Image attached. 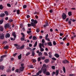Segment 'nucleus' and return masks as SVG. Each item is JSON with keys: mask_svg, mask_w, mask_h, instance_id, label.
<instances>
[{"mask_svg": "<svg viewBox=\"0 0 76 76\" xmlns=\"http://www.w3.org/2000/svg\"><path fill=\"white\" fill-rule=\"evenodd\" d=\"M48 67V66L46 65V64H44L43 66L41 68V70H42L43 73L44 74H45L46 76H50V73L49 72H47V68Z\"/></svg>", "mask_w": 76, "mask_h": 76, "instance_id": "nucleus-1", "label": "nucleus"}, {"mask_svg": "<svg viewBox=\"0 0 76 76\" xmlns=\"http://www.w3.org/2000/svg\"><path fill=\"white\" fill-rule=\"evenodd\" d=\"M31 21L32 22L31 23V24L28 23L27 25L28 26V27H30V26H33L34 28H35V26H36L35 24H37L38 23V21L36 20H34V19H32L31 20Z\"/></svg>", "mask_w": 76, "mask_h": 76, "instance_id": "nucleus-2", "label": "nucleus"}, {"mask_svg": "<svg viewBox=\"0 0 76 76\" xmlns=\"http://www.w3.org/2000/svg\"><path fill=\"white\" fill-rule=\"evenodd\" d=\"M39 48H40V51L41 52H42V51H44V49L43 48H42V47L43 48H45V46H44V44H41L40 43L39 44Z\"/></svg>", "mask_w": 76, "mask_h": 76, "instance_id": "nucleus-3", "label": "nucleus"}, {"mask_svg": "<svg viewBox=\"0 0 76 76\" xmlns=\"http://www.w3.org/2000/svg\"><path fill=\"white\" fill-rule=\"evenodd\" d=\"M10 24L9 23L5 24L4 26V27L5 29H7V28H10Z\"/></svg>", "mask_w": 76, "mask_h": 76, "instance_id": "nucleus-4", "label": "nucleus"}, {"mask_svg": "<svg viewBox=\"0 0 76 76\" xmlns=\"http://www.w3.org/2000/svg\"><path fill=\"white\" fill-rule=\"evenodd\" d=\"M21 34L22 37L20 39L21 41H24L25 40V34L23 33H21Z\"/></svg>", "mask_w": 76, "mask_h": 76, "instance_id": "nucleus-5", "label": "nucleus"}, {"mask_svg": "<svg viewBox=\"0 0 76 76\" xmlns=\"http://www.w3.org/2000/svg\"><path fill=\"white\" fill-rule=\"evenodd\" d=\"M67 17V15H66V14L65 13H63L62 15V18L63 19V20H64V19H66V17Z\"/></svg>", "mask_w": 76, "mask_h": 76, "instance_id": "nucleus-6", "label": "nucleus"}, {"mask_svg": "<svg viewBox=\"0 0 76 76\" xmlns=\"http://www.w3.org/2000/svg\"><path fill=\"white\" fill-rule=\"evenodd\" d=\"M4 34L3 33L0 34V39H4Z\"/></svg>", "mask_w": 76, "mask_h": 76, "instance_id": "nucleus-7", "label": "nucleus"}, {"mask_svg": "<svg viewBox=\"0 0 76 76\" xmlns=\"http://www.w3.org/2000/svg\"><path fill=\"white\" fill-rule=\"evenodd\" d=\"M48 34H47L45 37V39L46 40H47V41H48L49 42H50V39L49 38H48Z\"/></svg>", "mask_w": 76, "mask_h": 76, "instance_id": "nucleus-8", "label": "nucleus"}, {"mask_svg": "<svg viewBox=\"0 0 76 76\" xmlns=\"http://www.w3.org/2000/svg\"><path fill=\"white\" fill-rule=\"evenodd\" d=\"M25 69V66H20V67L19 70L20 72H23Z\"/></svg>", "mask_w": 76, "mask_h": 76, "instance_id": "nucleus-9", "label": "nucleus"}, {"mask_svg": "<svg viewBox=\"0 0 76 76\" xmlns=\"http://www.w3.org/2000/svg\"><path fill=\"white\" fill-rule=\"evenodd\" d=\"M10 35L9 33H7L5 35V38H10Z\"/></svg>", "mask_w": 76, "mask_h": 76, "instance_id": "nucleus-10", "label": "nucleus"}, {"mask_svg": "<svg viewBox=\"0 0 76 76\" xmlns=\"http://www.w3.org/2000/svg\"><path fill=\"white\" fill-rule=\"evenodd\" d=\"M14 45L15 47H16L17 49L18 50L19 49H20V45H19L17 44H15Z\"/></svg>", "mask_w": 76, "mask_h": 76, "instance_id": "nucleus-11", "label": "nucleus"}, {"mask_svg": "<svg viewBox=\"0 0 76 76\" xmlns=\"http://www.w3.org/2000/svg\"><path fill=\"white\" fill-rule=\"evenodd\" d=\"M42 70H39L38 72L37 73V76H39V74H41L42 73Z\"/></svg>", "mask_w": 76, "mask_h": 76, "instance_id": "nucleus-12", "label": "nucleus"}, {"mask_svg": "<svg viewBox=\"0 0 76 76\" xmlns=\"http://www.w3.org/2000/svg\"><path fill=\"white\" fill-rule=\"evenodd\" d=\"M62 63L64 64H66L67 63H69V61L67 60H65L63 61H62Z\"/></svg>", "mask_w": 76, "mask_h": 76, "instance_id": "nucleus-13", "label": "nucleus"}, {"mask_svg": "<svg viewBox=\"0 0 76 76\" xmlns=\"http://www.w3.org/2000/svg\"><path fill=\"white\" fill-rule=\"evenodd\" d=\"M4 16H5V14L3 13H1L0 15V17L1 18H3V17H4Z\"/></svg>", "mask_w": 76, "mask_h": 76, "instance_id": "nucleus-14", "label": "nucleus"}, {"mask_svg": "<svg viewBox=\"0 0 76 76\" xmlns=\"http://www.w3.org/2000/svg\"><path fill=\"white\" fill-rule=\"evenodd\" d=\"M4 31V29L3 28V27L2 26H0V31Z\"/></svg>", "mask_w": 76, "mask_h": 76, "instance_id": "nucleus-15", "label": "nucleus"}, {"mask_svg": "<svg viewBox=\"0 0 76 76\" xmlns=\"http://www.w3.org/2000/svg\"><path fill=\"white\" fill-rule=\"evenodd\" d=\"M49 61H50V60H49V59H46L44 61V62L46 63H48Z\"/></svg>", "mask_w": 76, "mask_h": 76, "instance_id": "nucleus-16", "label": "nucleus"}, {"mask_svg": "<svg viewBox=\"0 0 76 76\" xmlns=\"http://www.w3.org/2000/svg\"><path fill=\"white\" fill-rule=\"evenodd\" d=\"M52 54V53L51 52H49L48 53L49 57V58H51L52 57V55H51V54Z\"/></svg>", "mask_w": 76, "mask_h": 76, "instance_id": "nucleus-17", "label": "nucleus"}, {"mask_svg": "<svg viewBox=\"0 0 76 76\" xmlns=\"http://www.w3.org/2000/svg\"><path fill=\"white\" fill-rule=\"evenodd\" d=\"M18 58L19 60H20L22 58V54H21L18 56Z\"/></svg>", "mask_w": 76, "mask_h": 76, "instance_id": "nucleus-18", "label": "nucleus"}, {"mask_svg": "<svg viewBox=\"0 0 76 76\" xmlns=\"http://www.w3.org/2000/svg\"><path fill=\"white\" fill-rule=\"evenodd\" d=\"M54 56H55V57H56V58H58V57H60L59 55H58L57 53H56L55 54Z\"/></svg>", "mask_w": 76, "mask_h": 76, "instance_id": "nucleus-19", "label": "nucleus"}, {"mask_svg": "<svg viewBox=\"0 0 76 76\" xmlns=\"http://www.w3.org/2000/svg\"><path fill=\"white\" fill-rule=\"evenodd\" d=\"M24 47L25 45H23L20 47V50H22V49H23V48H24Z\"/></svg>", "mask_w": 76, "mask_h": 76, "instance_id": "nucleus-20", "label": "nucleus"}, {"mask_svg": "<svg viewBox=\"0 0 76 76\" xmlns=\"http://www.w3.org/2000/svg\"><path fill=\"white\" fill-rule=\"evenodd\" d=\"M12 35L13 36V37H14V38H16V34L15 33V32H13L12 33Z\"/></svg>", "mask_w": 76, "mask_h": 76, "instance_id": "nucleus-21", "label": "nucleus"}, {"mask_svg": "<svg viewBox=\"0 0 76 76\" xmlns=\"http://www.w3.org/2000/svg\"><path fill=\"white\" fill-rule=\"evenodd\" d=\"M48 45H49V46H52L53 45L51 42H49L47 43Z\"/></svg>", "mask_w": 76, "mask_h": 76, "instance_id": "nucleus-22", "label": "nucleus"}, {"mask_svg": "<svg viewBox=\"0 0 76 76\" xmlns=\"http://www.w3.org/2000/svg\"><path fill=\"white\" fill-rule=\"evenodd\" d=\"M4 8V7L3 6L2 4L0 5V10H3V9Z\"/></svg>", "mask_w": 76, "mask_h": 76, "instance_id": "nucleus-23", "label": "nucleus"}, {"mask_svg": "<svg viewBox=\"0 0 76 76\" xmlns=\"http://www.w3.org/2000/svg\"><path fill=\"white\" fill-rule=\"evenodd\" d=\"M4 49H5V50H7L9 48V46H6L4 47Z\"/></svg>", "mask_w": 76, "mask_h": 76, "instance_id": "nucleus-24", "label": "nucleus"}, {"mask_svg": "<svg viewBox=\"0 0 76 76\" xmlns=\"http://www.w3.org/2000/svg\"><path fill=\"white\" fill-rule=\"evenodd\" d=\"M58 73H59V70H56V76H57L58 75Z\"/></svg>", "mask_w": 76, "mask_h": 76, "instance_id": "nucleus-25", "label": "nucleus"}, {"mask_svg": "<svg viewBox=\"0 0 76 76\" xmlns=\"http://www.w3.org/2000/svg\"><path fill=\"white\" fill-rule=\"evenodd\" d=\"M48 26V23H47L45 25H43V27L45 28L46 27V26Z\"/></svg>", "mask_w": 76, "mask_h": 76, "instance_id": "nucleus-26", "label": "nucleus"}, {"mask_svg": "<svg viewBox=\"0 0 76 76\" xmlns=\"http://www.w3.org/2000/svg\"><path fill=\"white\" fill-rule=\"evenodd\" d=\"M4 22V20H0V25H1Z\"/></svg>", "mask_w": 76, "mask_h": 76, "instance_id": "nucleus-27", "label": "nucleus"}, {"mask_svg": "<svg viewBox=\"0 0 76 76\" xmlns=\"http://www.w3.org/2000/svg\"><path fill=\"white\" fill-rule=\"evenodd\" d=\"M42 53L41 52H40L39 53L38 56L39 57H40L41 56H42Z\"/></svg>", "mask_w": 76, "mask_h": 76, "instance_id": "nucleus-28", "label": "nucleus"}, {"mask_svg": "<svg viewBox=\"0 0 76 76\" xmlns=\"http://www.w3.org/2000/svg\"><path fill=\"white\" fill-rule=\"evenodd\" d=\"M37 37H36L34 36L33 37V40H37Z\"/></svg>", "mask_w": 76, "mask_h": 76, "instance_id": "nucleus-29", "label": "nucleus"}, {"mask_svg": "<svg viewBox=\"0 0 76 76\" xmlns=\"http://www.w3.org/2000/svg\"><path fill=\"white\" fill-rule=\"evenodd\" d=\"M4 13L5 14H6V16H8V15H9L8 12H7V11H5Z\"/></svg>", "mask_w": 76, "mask_h": 76, "instance_id": "nucleus-30", "label": "nucleus"}, {"mask_svg": "<svg viewBox=\"0 0 76 76\" xmlns=\"http://www.w3.org/2000/svg\"><path fill=\"white\" fill-rule=\"evenodd\" d=\"M17 13L18 15H19L20 14V10H18L17 11Z\"/></svg>", "mask_w": 76, "mask_h": 76, "instance_id": "nucleus-31", "label": "nucleus"}, {"mask_svg": "<svg viewBox=\"0 0 76 76\" xmlns=\"http://www.w3.org/2000/svg\"><path fill=\"white\" fill-rule=\"evenodd\" d=\"M37 41H36L35 42V44L34 45V47H36V46H37Z\"/></svg>", "mask_w": 76, "mask_h": 76, "instance_id": "nucleus-32", "label": "nucleus"}, {"mask_svg": "<svg viewBox=\"0 0 76 76\" xmlns=\"http://www.w3.org/2000/svg\"><path fill=\"white\" fill-rule=\"evenodd\" d=\"M63 70L64 73H66V69L65 68V67H64V66H63Z\"/></svg>", "mask_w": 76, "mask_h": 76, "instance_id": "nucleus-33", "label": "nucleus"}, {"mask_svg": "<svg viewBox=\"0 0 76 76\" xmlns=\"http://www.w3.org/2000/svg\"><path fill=\"white\" fill-rule=\"evenodd\" d=\"M32 56L34 57V56H35V53L34 52V51H33L32 52Z\"/></svg>", "mask_w": 76, "mask_h": 76, "instance_id": "nucleus-34", "label": "nucleus"}, {"mask_svg": "<svg viewBox=\"0 0 76 76\" xmlns=\"http://www.w3.org/2000/svg\"><path fill=\"white\" fill-rule=\"evenodd\" d=\"M51 68L53 69V70H54L55 69H56L55 66H51Z\"/></svg>", "mask_w": 76, "mask_h": 76, "instance_id": "nucleus-35", "label": "nucleus"}, {"mask_svg": "<svg viewBox=\"0 0 76 76\" xmlns=\"http://www.w3.org/2000/svg\"><path fill=\"white\" fill-rule=\"evenodd\" d=\"M42 44H44V43H45V40H44V39H43L42 40Z\"/></svg>", "mask_w": 76, "mask_h": 76, "instance_id": "nucleus-36", "label": "nucleus"}, {"mask_svg": "<svg viewBox=\"0 0 76 76\" xmlns=\"http://www.w3.org/2000/svg\"><path fill=\"white\" fill-rule=\"evenodd\" d=\"M51 59L53 60H54V61H56V60H57V59H56V58L54 57L52 58Z\"/></svg>", "mask_w": 76, "mask_h": 76, "instance_id": "nucleus-37", "label": "nucleus"}, {"mask_svg": "<svg viewBox=\"0 0 76 76\" xmlns=\"http://www.w3.org/2000/svg\"><path fill=\"white\" fill-rule=\"evenodd\" d=\"M30 54H31V53L29 52H28L26 53V56H28Z\"/></svg>", "mask_w": 76, "mask_h": 76, "instance_id": "nucleus-38", "label": "nucleus"}, {"mask_svg": "<svg viewBox=\"0 0 76 76\" xmlns=\"http://www.w3.org/2000/svg\"><path fill=\"white\" fill-rule=\"evenodd\" d=\"M6 56V55H4L2 56H1V58H4V57H5Z\"/></svg>", "mask_w": 76, "mask_h": 76, "instance_id": "nucleus-39", "label": "nucleus"}, {"mask_svg": "<svg viewBox=\"0 0 76 76\" xmlns=\"http://www.w3.org/2000/svg\"><path fill=\"white\" fill-rule=\"evenodd\" d=\"M26 49L27 50H30V51H32V49L31 48L28 47L26 48Z\"/></svg>", "mask_w": 76, "mask_h": 76, "instance_id": "nucleus-40", "label": "nucleus"}, {"mask_svg": "<svg viewBox=\"0 0 76 76\" xmlns=\"http://www.w3.org/2000/svg\"><path fill=\"white\" fill-rule=\"evenodd\" d=\"M68 15L69 16H71L72 15V12H69L68 13Z\"/></svg>", "mask_w": 76, "mask_h": 76, "instance_id": "nucleus-41", "label": "nucleus"}, {"mask_svg": "<svg viewBox=\"0 0 76 76\" xmlns=\"http://www.w3.org/2000/svg\"><path fill=\"white\" fill-rule=\"evenodd\" d=\"M9 21L10 22H13V20L10 19H9Z\"/></svg>", "mask_w": 76, "mask_h": 76, "instance_id": "nucleus-42", "label": "nucleus"}, {"mask_svg": "<svg viewBox=\"0 0 76 76\" xmlns=\"http://www.w3.org/2000/svg\"><path fill=\"white\" fill-rule=\"evenodd\" d=\"M54 75H56V72L53 71L52 74V75L53 76H54Z\"/></svg>", "mask_w": 76, "mask_h": 76, "instance_id": "nucleus-43", "label": "nucleus"}, {"mask_svg": "<svg viewBox=\"0 0 76 76\" xmlns=\"http://www.w3.org/2000/svg\"><path fill=\"white\" fill-rule=\"evenodd\" d=\"M53 44L54 45H56V41H53Z\"/></svg>", "mask_w": 76, "mask_h": 76, "instance_id": "nucleus-44", "label": "nucleus"}, {"mask_svg": "<svg viewBox=\"0 0 76 76\" xmlns=\"http://www.w3.org/2000/svg\"><path fill=\"white\" fill-rule=\"evenodd\" d=\"M1 69H2V70H3L4 69V67L3 66H1Z\"/></svg>", "mask_w": 76, "mask_h": 76, "instance_id": "nucleus-45", "label": "nucleus"}, {"mask_svg": "<svg viewBox=\"0 0 76 76\" xmlns=\"http://www.w3.org/2000/svg\"><path fill=\"white\" fill-rule=\"evenodd\" d=\"M26 7H27V6L26 5H24L23 6V8L24 9H26Z\"/></svg>", "mask_w": 76, "mask_h": 76, "instance_id": "nucleus-46", "label": "nucleus"}, {"mask_svg": "<svg viewBox=\"0 0 76 76\" xmlns=\"http://www.w3.org/2000/svg\"><path fill=\"white\" fill-rule=\"evenodd\" d=\"M45 56H43V57H41V59H42V60H45Z\"/></svg>", "mask_w": 76, "mask_h": 76, "instance_id": "nucleus-47", "label": "nucleus"}, {"mask_svg": "<svg viewBox=\"0 0 76 76\" xmlns=\"http://www.w3.org/2000/svg\"><path fill=\"white\" fill-rule=\"evenodd\" d=\"M41 58L39 57L38 58V61H41Z\"/></svg>", "mask_w": 76, "mask_h": 76, "instance_id": "nucleus-48", "label": "nucleus"}, {"mask_svg": "<svg viewBox=\"0 0 76 76\" xmlns=\"http://www.w3.org/2000/svg\"><path fill=\"white\" fill-rule=\"evenodd\" d=\"M39 31H40V30H39V29L37 28L36 29V32H37V33L39 32Z\"/></svg>", "mask_w": 76, "mask_h": 76, "instance_id": "nucleus-49", "label": "nucleus"}, {"mask_svg": "<svg viewBox=\"0 0 76 76\" xmlns=\"http://www.w3.org/2000/svg\"><path fill=\"white\" fill-rule=\"evenodd\" d=\"M10 39L12 41H15V38L14 39L12 37Z\"/></svg>", "mask_w": 76, "mask_h": 76, "instance_id": "nucleus-50", "label": "nucleus"}, {"mask_svg": "<svg viewBox=\"0 0 76 76\" xmlns=\"http://www.w3.org/2000/svg\"><path fill=\"white\" fill-rule=\"evenodd\" d=\"M32 61H33V63H35L36 61V60L34 59H32Z\"/></svg>", "mask_w": 76, "mask_h": 76, "instance_id": "nucleus-51", "label": "nucleus"}, {"mask_svg": "<svg viewBox=\"0 0 76 76\" xmlns=\"http://www.w3.org/2000/svg\"><path fill=\"white\" fill-rule=\"evenodd\" d=\"M27 34H30V33H31V31H28L27 32Z\"/></svg>", "mask_w": 76, "mask_h": 76, "instance_id": "nucleus-52", "label": "nucleus"}, {"mask_svg": "<svg viewBox=\"0 0 76 76\" xmlns=\"http://www.w3.org/2000/svg\"><path fill=\"white\" fill-rule=\"evenodd\" d=\"M29 67H30V68H34L33 67V65H30L29 66Z\"/></svg>", "mask_w": 76, "mask_h": 76, "instance_id": "nucleus-53", "label": "nucleus"}, {"mask_svg": "<svg viewBox=\"0 0 76 76\" xmlns=\"http://www.w3.org/2000/svg\"><path fill=\"white\" fill-rule=\"evenodd\" d=\"M44 54L45 56H48V54L46 52H44Z\"/></svg>", "mask_w": 76, "mask_h": 76, "instance_id": "nucleus-54", "label": "nucleus"}, {"mask_svg": "<svg viewBox=\"0 0 76 76\" xmlns=\"http://www.w3.org/2000/svg\"><path fill=\"white\" fill-rule=\"evenodd\" d=\"M7 5L8 7H11V5H10V4H7Z\"/></svg>", "mask_w": 76, "mask_h": 76, "instance_id": "nucleus-55", "label": "nucleus"}, {"mask_svg": "<svg viewBox=\"0 0 76 76\" xmlns=\"http://www.w3.org/2000/svg\"><path fill=\"white\" fill-rule=\"evenodd\" d=\"M34 15H39V13L37 12H36L34 13Z\"/></svg>", "mask_w": 76, "mask_h": 76, "instance_id": "nucleus-56", "label": "nucleus"}, {"mask_svg": "<svg viewBox=\"0 0 76 76\" xmlns=\"http://www.w3.org/2000/svg\"><path fill=\"white\" fill-rule=\"evenodd\" d=\"M7 72H11V70L10 69H8L7 70Z\"/></svg>", "mask_w": 76, "mask_h": 76, "instance_id": "nucleus-57", "label": "nucleus"}, {"mask_svg": "<svg viewBox=\"0 0 76 76\" xmlns=\"http://www.w3.org/2000/svg\"><path fill=\"white\" fill-rule=\"evenodd\" d=\"M17 54H18L17 53H15L13 55V56H14V57H15L16 56V55H17Z\"/></svg>", "mask_w": 76, "mask_h": 76, "instance_id": "nucleus-58", "label": "nucleus"}, {"mask_svg": "<svg viewBox=\"0 0 76 76\" xmlns=\"http://www.w3.org/2000/svg\"><path fill=\"white\" fill-rule=\"evenodd\" d=\"M53 10H50V13H53Z\"/></svg>", "mask_w": 76, "mask_h": 76, "instance_id": "nucleus-59", "label": "nucleus"}, {"mask_svg": "<svg viewBox=\"0 0 76 76\" xmlns=\"http://www.w3.org/2000/svg\"><path fill=\"white\" fill-rule=\"evenodd\" d=\"M15 72H19V69H17L15 70Z\"/></svg>", "mask_w": 76, "mask_h": 76, "instance_id": "nucleus-60", "label": "nucleus"}, {"mask_svg": "<svg viewBox=\"0 0 76 76\" xmlns=\"http://www.w3.org/2000/svg\"><path fill=\"white\" fill-rule=\"evenodd\" d=\"M32 45L30 43L29 44V47H32Z\"/></svg>", "mask_w": 76, "mask_h": 76, "instance_id": "nucleus-61", "label": "nucleus"}, {"mask_svg": "<svg viewBox=\"0 0 76 76\" xmlns=\"http://www.w3.org/2000/svg\"><path fill=\"white\" fill-rule=\"evenodd\" d=\"M5 19L6 20H8V19H9V18H8V17H6L5 18Z\"/></svg>", "mask_w": 76, "mask_h": 76, "instance_id": "nucleus-62", "label": "nucleus"}, {"mask_svg": "<svg viewBox=\"0 0 76 76\" xmlns=\"http://www.w3.org/2000/svg\"><path fill=\"white\" fill-rule=\"evenodd\" d=\"M35 18H36V19H38V15H36L35 16Z\"/></svg>", "mask_w": 76, "mask_h": 76, "instance_id": "nucleus-63", "label": "nucleus"}, {"mask_svg": "<svg viewBox=\"0 0 76 76\" xmlns=\"http://www.w3.org/2000/svg\"><path fill=\"white\" fill-rule=\"evenodd\" d=\"M26 17L28 18H30V16L29 15H27Z\"/></svg>", "mask_w": 76, "mask_h": 76, "instance_id": "nucleus-64", "label": "nucleus"}]
</instances>
